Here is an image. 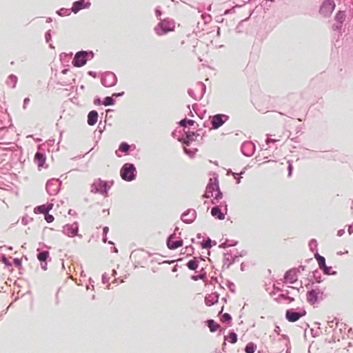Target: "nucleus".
I'll return each mask as SVG.
<instances>
[{
	"label": "nucleus",
	"instance_id": "obj_1",
	"mask_svg": "<svg viewBox=\"0 0 353 353\" xmlns=\"http://www.w3.org/2000/svg\"><path fill=\"white\" fill-rule=\"evenodd\" d=\"M92 51L81 50L77 52L72 61V65L76 68H80L85 65L87 61L94 57Z\"/></svg>",
	"mask_w": 353,
	"mask_h": 353
},
{
	"label": "nucleus",
	"instance_id": "obj_24",
	"mask_svg": "<svg viewBox=\"0 0 353 353\" xmlns=\"http://www.w3.org/2000/svg\"><path fill=\"white\" fill-rule=\"evenodd\" d=\"M130 146L127 142H121L119 145V150L115 152L116 155L117 157H121V155L119 153V151L128 154L130 151Z\"/></svg>",
	"mask_w": 353,
	"mask_h": 353
},
{
	"label": "nucleus",
	"instance_id": "obj_57",
	"mask_svg": "<svg viewBox=\"0 0 353 353\" xmlns=\"http://www.w3.org/2000/svg\"><path fill=\"white\" fill-rule=\"evenodd\" d=\"M193 250H194V248L192 246V245H188V246H186L185 248V251L187 252H191V253L190 254H192L193 253Z\"/></svg>",
	"mask_w": 353,
	"mask_h": 353
},
{
	"label": "nucleus",
	"instance_id": "obj_17",
	"mask_svg": "<svg viewBox=\"0 0 353 353\" xmlns=\"http://www.w3.org/2000/svg\"><path fill=\"white\" fill-rule=\"evenodd\" d=\"M320 290L319 288L312 289L307 292V301L311 305H314L319 301V294Z\"/></svg>",
	"mask_w": 353,
	"mask_h": 353
},
{
	"label": "nucleus",
	"instance_id": "obj_40",
	"mask_svg": "<svg viewBox=\"0 0 353 353\" xmlns=\"http://www.w3.org/2000/svg\"><path fill=\"white\" fill-rule=\"evenodd\" d=\"M331 267H328L327 265H325L323 269L322 270L323 271V273L326 275H335L336 274V271H332L331 272Z\"/></svg>",
	"mask_w": 353,
	"mask_h": 353
},
{
	"label": "nucleus",
	"instance_id": "obj_26",
	"mask_svg": "<svg viewBox=\"0 0 353 353\" xmlns=\"http://www.w3.org/2000/svg\"><path fill=\"white\" fill-rule=\"evenodd\" d=\"M219 182L217 179H215L214 182H212V179H210V181L206 187V189L209 192H216V190H219Z\"/></svg>",
	"mask_w": 353,
	"mask_h": 353
},
{
	"label": "nucleus",
	"instance_id": "obj_58",
	"mask_svg": "<svg viewBox=\"0 0 353 353\" xmlns=\"http://www.w3.org/2000/svg\"><path fill=\"white\" fill-rule=\"evenodd\" d=\"M228 239H226V241L223 243H222L221 244L219 245V248H226L228 247Z\"/></svg>",
	"mask_w": 353,
	"mask_h": 353
},
{
	"label": "nucleus",
	"instance_id": "obj_39",
	"mask_svg": "<svg viewBox=\"0 0 353 353\" xmlns=\"http://www.w3.org/2000/svg\"><path fill=\"white\" fill-rule=\"evenodd\" d=\"M221 320L223 323H230L232 321V316L228 313H224L222 315Z\"/></svg>",
	"mask_w": 353,
	"mask_h": 353
},
{
	"label": "nucleus",
	"instance_id": "obj_15",
	"mask_svg": "<svg viewBox=\"0 0 353 353\" xmlns=\"http://www.w3.org/2000/svg\"><path fill=\"white\" fill-rule=\"evenodd\" d=\"M255 151V145L251 141H245L241 145V152L246 157H251Z\"/></svg>",
	"mask_w": 353,
	"mask_h": 353
},
{
	"label": "nucleus",
	"instance_id": "obj_10",
	"mask_svg": "<svg viewBox=\"0 0 353 353\" xmlns=\"http://www.w3.org/2000/svg\"><path fill=\"white\" fill-rule=\"evenodd\" d=\"M306 314V312L305 310H302L301 311H296L294 309H289L286 310L285 312V318L289 322H296L301 317L305 316Z\"/></svg>",
	"mask_w": 353,
	"mask_h": 353
},
{
	"label": "nucleus",
	"instance_id": "obj_6",
	"mask_svg": "<svg viewBox=\"0 0 353 353\" xmlns=\"http://www.w3.org/2000/svg\"><path fill=\"white\" fill-rule=\"evenodd\" d=\"M205 85L202 82H198L196 84L195 90L189 89L188 93L194 100L199 101L205 92Z\"/></svg>",
	"mask_w": 353,
	"mask_h": 353
},
{
	"label": "nucleus",
	"instance_id": "obj_50",
	"mask_svg": "<svg viewBox=\"0 0 353 353\" xmlns=\"http://www.w3.org/2000/svg\"><path fill=\"white\" fill-rule=\"evenodd\" d=\"M183 151L187 155L190 156V157H192L194 155V152H192L191 150L187 149L186 148H183Z\"/></svg>",
	"mask_w": 353,
	"mask_h": 353
},
{
	"label": "nucleus",
	"instance_id": "obj_20",
	"mask_svg": "<svg viewBox=\"0 0 353 353\" xmlns=\"http://www.w3.org/2000/svg\"><path fill=\"white\" fill-rule=\"evenodd\" d=\"M53 204L41 205L34 208V212L46 214L52 208Z\"/></svg>",
	"mask_w": 353,
	"mask_h": 353
},
{
	"label": "nucleus",
	"instance_id": "obj_34",
	"mask_svg": "<svg viewBox=\"0 0 353 353\" xmlns=\"http://www.w3.org/2000/svg\"><path fill=\"white\" fill-rule=\"evenodd\" d=\"M115 103V100L112 98V97H106L104 98L103 101V105L105 106L112 105Z\"/></svg>",
	"mask_w": 353,
	"mask_h": 353
},
{
	"label": "nucleus",
	"instance_id": "obj_32",
	"mask_svg": "<svg viewBox=\"0 0 353 353\" xmlns=\"http://www.w3.org/2000/svg\"><path fill=\"white\" fill-rule=\"evenodd\" d=\"M6 83H7V84L8 85H10L12 84V88H15L16 85H17V76H15L14 74H10L8 77Z\"/></svg>",
	"mask_w": 353,
	"mask_h": 353
},
{
	"label": "nucleus",
	"instance_id": "obj_2",
	"mask_svg": "<svg viewBox=\"0 0 353 353\" xmlns=\"http://www.w3.org/2000/svg\"><path fill=\"white\" fill-rule=\"evenodd\" d=\"M120 175L123 180L132 181L135 179L137 170L133 163H126L121 168Z\"/></svg>",
	"mask_w": 353,
	"mask_h": 353
},
{
	"label": "nucleus",
	"instance_id": "obj_33",
	"mask_svg": "<svg viewBox=\"0 0 353 353\" xmlns=\"http://www.w3.org/2000/svg\"><path fill=\"white\" fill-rule=\"evenodd\" d=\"M256 349V345L254 343H248L245 347L246 353H254Z\"/></svg>",
	"mask_w": 353,
	"mask_h": 353
},
{
	"label": "nucleus",
	"instance_id": "obj_7",
	"mask_svg": "<svg viewBox=\"0 0 353 353\" xmlns=\"http://www.w3.org/2000/svg\"><path fill=\"white\" fill-rule=\"evenodd\" d=\"M229 116L224 114H216L210 117V120L212 124V129L216 130L222 126L228 120Z\"/></svg>",
	"mask_w": 353,
	"mask_h": 353
},
{
	"label": "nucleus",
	"instance_id": "obj_48",
	"mask_svg": "<svg viewBox=\"0 0 353 353\" xmlns=\"http://www.w3.org/2000/svg\"><path fill=\"white\" fill-rule=\"evenodd\" d=\"M13 264L16 267H20L21 265V259H20L19 258H14L13 259Z\"/></svg>",
	"mask_w": 353,
	"mask_h": 353
},
{
	"label": "nucleus",
	"instance_id": "obj_49",
	"mask_svg": "<svg viewBox=\"0 0 353 353\" xmlns=\"http://www.w3.org/2000/svg\"><path fill=\"white\" fill-rule=\"evenodd\" d=\"M45 39L47 43H48L51 40V33L50 30H48L45 34Z\"/></svg>",
	"mask_w": 353,
	"mask_h": 353
},
{
	"label": "nucleus",
	"instance_id": "obj_59",
	"mask_svg": "<svg viewBox=\"0 0 353 353\" xmlns=\"http://www.w3.org/2000/svg\"><path fill=\"white\" fill-rule=\"evenodd\" d=\"M277 141H278L277 139L268 138L265 141V143H266V144H270V143H275Z\"/></svg>",
	"mask_w": 353,
	"mask_h": 353
},
{
	"label": "nucleus",
	"instance_id": "obj_61",
	"mask_svg": "<svg viewBox=\"0 0 353 353\" xmlns=\"http://www.w3.org/2000/svg\"><path fill=\"white\" fill-rule=\"evenodd\" d=\"M345 233V230L344 229H341L339 230H338L337 232V236H341L344 234Z\"/></svg>",
	"mask_w": 353,
	"mask_h": 353
},
{
	"label": "nucleus",
	"instance_id": "obj_36",
	"mask_svg": "<svg viewBox=\"0 0 353 353\" xmlns=\"http://www.w3.org/2000/svg\"><path fill=\"white\" fill-rule=\"evenodd\" d=\"M312 276L316 283H320L321 282H322L321 274L318 270H316L312 272Z\"/></svg>",
	"mask_w": 353,
	"mask_h": 353
},
{
	"label": "nucleus",
	"instance_id": "obj_52",
	"mask_svg": "<svg viewBox=\"0 0 353 353\" xmlns=\"http://www.w3.org/2000/svg\"><path fill=\"white\" fill-rule=\"evenodd\" d=\"M228 288H229L230 292H232L233 293L235 292V286H234V284L232 282H229Z\"/></svg>",
	"mask_w": 353,
	"mask_h": 353
},
{
	"label": "nucleus",
	"instance_id": "obj_3",
	"mask_svg": "<svg viewBox=\"0 0 353 353\" xmlns=\"http://www.w3.org/2000/svg\"><path fill=\"white\" fill-rule=\"evenodd\" d=\"M174 28V23L172 20L166 19L161 21L155 27L154 30L158 35H163L172 31Z\"/></svg>",
	"mask_w": 353,
	"mask_h": 353
},
{
	"label": "nucleus",
	"instance_id": "obj_31",
	"mask_svg": "<svg viewBox=\"0 0 353 353\" xmlns=\"http://www.w3.org/2000/svg\"><path fill=\"white\" fill-rule=\"evenodd\" d=\"M345 11H339L336 15H335V20L340 23H343V21H345Z\"/></svg>",
	"mask_w": 353,
	"mask_h": 353
},
{
	"label": "nucleus",
	"instance_id": "obj_43",
	"mask_svg": "<svg viewBox=\"0 0 353 353\" xmlns=\"http://www.w3.org/2000/svg\"><path fill=\"white\" fill-rule=\"evenodd\" d=\"M309 246L312 251H314V249L316 250L317 248V242L315 239H312L309 242Z\"/></svg>",
	"mask_w": 353,
	"mask_h": 353
},
{
	"label": "nucleus",
	"instance_id": "obj_62",
	"mask_svg": "<svg viewBox=\"0 0 353 353\" xmlns=\"http://www.w3.org/2000/svg\"><path fill=\"white\" fill-rule=\"evenodd\" d=\"M88 74L90 76H91V77H94V78H96V77H97V72H94V71H89V72H88Z\"/></svg>",
	"mask_w": 353,
	"mask_h": 353
},
{
	"label": "nucleus",
	"instance_id": "obj_46",
	"mask_svg": "<svg viewBox=\"0 0 353 353\" xmlns=\"http://www.w3.org/2000/svg\"><path fill=\"white\" fill-rule=\"evenodd\" d=\"M279 297L283 299H285V300H287L289 302H292L294 301V298L292 297H290V296H286L285 294H281L279 295Z\"/></svg>",
	"mask_w": 353,
	"mask_h": 353
},
{
	"label": "nucleus",
	"instance_id": "obj_51",
	"mask_svg": "<svg viewBox=\"0 0 353 353\" xmlns=\"http://www.w3.org/2000/svg\"><path fill=\"white\" fill-rule=\"evenodd\" d=\"M109 280H110L109 276L106 273L103 274L102 276V282L103 283H108Z\"/></svg>",
	"mask_w": 353,
	"mask_h": 353
},
{
	"label": "nucleus",
	"instance_id": "obj_44",
	"mask_svg": "<svg viewBox=\"0 0 353 353\" xmlns=\"http://www.w3.org/2000/svg\"><path fill=\"white\" fill-rule=\"evenodd\" d=\"M216 194L214 197V200H219L221 199H222L223 197V193L221 192V191L220 190V188H219V190H216Z\"/></svg>",
	"mask_w": 353,
	"mask_h": 353
},
{
	"label": "nucleus",
	"instance_id": "obj_54",
	"mask_svg": "<svg viewBox=\"0 0 353 353\" xmlns=\"http://www.w3.org/2000/svg\"><path fill=\"white\" fill-rule=\"evenodd\" d=\"M228 247L235 246L237 244V241L235 240H228Z\"/></svg>",
	"mask_w": 353,
	"mask_h": 353
},
{
	"label": "nucleus",
	"instance_id": "obj_63",
	"mask_svg": "<svg viewBox=\"0 0 353 353\" xmlns=\"http://www.w3.org/2000/svg\"><path fill=\"white\" fill-rule=\"evenodd\" d=\"M155 13H156V15H157V17H161V15L162 14L161 11L159 9H158V8L155 9Z\"/></svg>",
	"mask_w": 353,
	"mask_h": 353
},
{
	"label": "nucleus",
	"instance_id": "obj_28",
	"mask_svg": "<svg viewBox=\"0 0 353 353\" xmlns=\"http://www.w3.org/2000/svg\"><path fill=\"white\" fill-rule=\"evenodd\" d=\"M188 268L190 270H196L199 266V261L197 258L194 257L190 260L186 264Z\"/></svg>",
	"mask_w": 353,
	"mask_h": 353
},
{
	"label": "nucleus",
	"instance_id": "obj_16",
	"mask_svg": "<svg viewBox=\"0 0 353 353\" xmlns=\"http://www.w3.org/2000/svg\"><path fill=\"white\" fill-rule=\"evenodd\" d=\"M199 134L194 132L188 131L185 133V136L179 138V141H183L184 144L189 146L190 143L196 139Z\"/></svg>",
	"mask_w": 353,
	"mask_h": 353
},
{
	"label": "nucleus",
	"instance_id": "obj_37",
	"mask_svg": "<svg viewBox=\"0 0 353 353\" xmlns=\"http://www.w3.org/2000/svg\"><path fill=\"white\" fill-rule=\"evenodd\" d=\"M71 9H67V8H61L59 9V10L57 11V13L59 15V16H61V17H64V16H68L70 15V12H71Z\"/></svg>",
	"mask_w": 353,
	"mask_h": 353
},
{
	"label": "nucleus",
	"instance_id": "obj_13",
	"mask_svg": "<svg viewBox=\"0 0 353 353\" xmlns=\"http://www.w3.org/2000/svg\"><path fill=\"white\" fill-rule=\"evenodd\" d=\"M176 237V230L172 234H170L167 239V246L170 250H175L183 245V240L180 239L179 240L173 241V239Z\"/></svg>",
	"mask_w": 353,
	"mask_h": 353
},
{
	"label": "nucleus",
	"instance_id": "obj_4",
	"mask_svg": "<svg viewBox=\"0 0 353 353\" xmlns=\"http://www.w3.org/2000/svg\"><path fill=\"white\" fill-rule=\"evenodd\" d=\"M110 188V185H108V182L103 181L101 179L95 180L91 185V192L99 193L101 194H107L108 190Z\"/></svg>",
	"mask_w": 353,
	"mask_h": 353
},
{
	"label": "nucleus",
	"instance_id": "obj_22",
	"mask_svg": "<svg viewBox=\"0 0 353 353\" xmlns=\"http://www.w3.org/2000/svg\"><path fill=\"white\" fill-rule=\"evenodd\" d=\"M211 214L212 216L219 220H223L225 219V214L221 212L220 206L219 205H216L212 208Z\"/></svg>",
	"mask_w": 353,
	"mask_h": 353
},
{
	"label": "nucleus",
	"instance_id": "obj_29",
	"mask_svg": "<svg viewBox=\"0 0 353 353\" xmlns=\"http://www.w3.org/2000/svg\"><path fill=\"white\" fill-rule=\"evenodd\" d=\"M314 256L318 261L319 268L322 270L326 265L325 257L320 255L317 252H316Z\"/></svg>",
	"mask_w": 353,
	"mask_h": 353
},
{
	"label": "nucleus",
	"instance_id": "obj_18",
	"mask_svg": "<svg viewBox=\"0 0 353 353\" xmlns=\"http://www.w3.org/2000/svg\"><path fill=\"white\" fill-rule=\"evenodd\" d=\"M297 270L295 268H292L287 271L284 275V279L286 282H288L291 284L294 283L297 279Z\"/></svg>",
	"mask_w": 353,
	"mask_h": 353
},
{
	"label": "nucleus",
	"instance_id": "obj_60",
	"mask_svg": "<svg viewBox=\"0 0 353 353\" xmlns=\"http://www.w3.org/2000/svg\"><path fill=\"white\" fill-rule=\"evenodd\" d=\"M288 175L290 176L292 174V164L290 163V161H288Z\"/></svg>",
	"mask_w": 353,
	"mask_h": 353
},
{
	"label": "nucleus",
	"instance_id": "obj_14",
	"mask_svg": "<svg viewBox=\"0 0 353 353\" xmlns=\"http://www.w3.org/2000/svg\"><path fill=\"white\" fill-rule=\"evenodd\" d=\"M196 217V212L194 209H188L181 214V220L185 223H192Z\"/></svg>",
	"mask_w": 353,
	"mask_h": 353
},
{
	"label": "nucleus",
	"instance_id": "obj_30",
	"mask_svg": "<svg viewBox=\"0 0 353 353\" xmlns=\"http://www.w3.org/2000/svg\"><path fill=\"white\" fill-rule=\"evenodd\" d=\"M49 257V252L44 250L38 253L37 259L41 263L46 262L47 259Z\"/></svg>",
	"mask_w": 353,
	"mask_h": 353
},
{
	"label": "nucleus",
	"instance_id": "obj_42",
	"mask_svg": "<svg viewBox=\"0 0 353 353\" xmlns=\"http://www.w3.org/2000/svg\"><path fill=\"white\" fill-rule=\"evenodd\" d=\"M229 339L231 343H235L237 341V334L234 332H231L229 334Z\"/></svg>",
	"mask_w": 353,
	"mask_h": 353
},
{
	"label": "nucleus",
	"instance_id": "obj_27",
	"mask_svg": "<svg viewBox=\"0 0 353 353\" xmlns=\"http://www.w3.org/2000/svg\"><path fill=\"white\" fill-rule=\"evenodd\" d=\"M206 325L209 327L211 332H216L220 327L219 324L215 322L213 319L208 320L206 321Z\"/></svg>",
	"mask_w": 353,
	"mask_h": 353
},
{
	"label": "nucleus",
	"instance_id": "obj_41",
	"mask_svg": "<svg viewBox=\"0 0 353 353\" xmlns=\"http://www.w3.org/2000/svg\"><path fill=\"white\" fill-rule=\"evenodd\" d=\"M212 240L208 237L205 241L201 243V248L203 249L210 248L212 245Z\"/></svg>",
	"mask_w": 353,
	"mask_h": 353
},
{
	"label": "nucleus",
	"instance_id": "obj_45",
	"mask_svg": "<svg viewBox=\"0 0 353 353\" xmlns=\"http://www.w3.org/2000/svg\"><path fill=\"white\" fill-rule=\"evenodd\" d=\"M44 215H45V220L48 223H51L54 221V216L52 214H50L49 212H47V214H46Z\"/></svg>",
	"mask_w": 353,
	"mask_h": 353
},
{
	"label": "nucleus",
	"instance_id": "obj_21",
	"mask_svg": "<svg viewBox=\"0 0 353 353\" xmlns=\"http://www.w3.org/2000/svg\"><path fill=\"white\" fill-rule=\"evenodd\" d=\"M98 112L96 110L90 111L88 114V124L89 125H94L97 123L98 120Z\"/></svg>",
	"mask_w": 353,
	"mask_h": 353
},
{
	"label": "nucleus",
	"instance_id": "obj_25",
	"mask_svg": "<svg viewBox=\"0 0 353 353\" xmlns=\"http://www.w3.org/2000/svg\"><path fill=\"white\" fill-rule=\"evenodd\" d=\"M233 263L234 260H232V254L229 252L225 253L223 267L228 269Z\"/></svg>",
	"mask_w": 353,
	"mask_h": 353
},
{
	"label": "nucleus",
	"instance_id": "obj_35",
	"mask_svg": "<svg viewBox=\"0 0 353 353\" xmlns=\"http://www.w3.org/2000/svg\"><path fill=\"white\" fill-rule=\"evenodd\" d=\"M195 121L192 119H184L180 121L179 125L182 127L185 128L188 125H193Z\"/></svg>",
	"mask_w": 353,
	"mask_h": 353
},
{
	"label": "nucleus",
	"instance_id": "obj_38",
	"mask_svg": "<svg viewBox=\"0 0 353 353\" xmlns=\"http://www.w3.org/2000/svg\"><path fill=\"white\" fill-rule=\"evenodd\" d=\"M205 277H206V272H201L198 275H192L191 279L194 281H198V280H203L204 279H205Z\"/></svg>",
	"mask_w": 353,
	"mask_h": 353
},
{
	"label": "nucleus",
	"instance_id": "obj_56",
	"mask_svg": "<svg viewBox=\"0 0 353 353\" xmlns=\"http://www.w3.org/2000/svg\"><path fill=\"white\" fill-rule=\"evenodd\" d=\"M203 196H204V197H205V198H210V197L213 196V192H209L208 191V190L206 189V190H205V194L203 195Z\"/></svg>",
	"mask_w": 353,
	"mask_h": 353
},
{
	"label": "nucleus",
	"instance_id": "obj_64",
	"mask_svg": "<svg viewBox=\"0 0 353 353\" xmlns=\"http://www.w3.org/2000/svg\"><path fill=\"white\" fill-rule=\"evenodd\" d=\"M348 232L350 234L353 233V223L352 225H350L348 227Z\"/></svg>",
	"mask_w": 353,
	"mask_h": 353
},
{
	"label": "nucleus",
	"instance_id": "obj_47",
	"mask_svg": "<svg viewBox=\"0 0 353 353\" xmlns=\"http://www.w3.org/2000/svg\"><path fill=\"white\" fill-rule=\"evenodd\" d=\"M343 23L337 22L336 24H334L332 28L334 30L340 31L342 29Z\"/></svg>",
	"mask_w": 353,
	"mask_h": 353
},
{
	"label": "nucleus",
	"instance_id": "obj_23",
	"mask_svg": "<svg viewBox=\"0 0 353 353\" xmlns=\"http://www.w3.org/2000/svg\"><path fill=\"white\" fill-rule=\"evenodd\" d=\"M46 155L40 152H37L34 155V161L37 163L39 168L43 166L46 162Z\"/></svg>",
	"mask_w": 353,
	"mask_h": 353
},
{
	"label": "nucleus",
	"instance_id": "obj_5",
	"mask_svg": "<svg viewBox=\"0 0 353 353\" xmlns=\"http://www.w3.org/2000/svg\"><path fill=\"white\" fill-rule=\"evenodd\" d=\"M335 3L333 0H325L320 6L319 13L323 17H330L335 8Z\"/></svg>",
	"mask_w": 353,
	"mask_h": 353
},
{
	"label": "nucleus",
	"instance_id": "obj_19",
	"mask_svg": "<svg viewBox=\"0 0 353 353\" xmlns=\"http://www.w3.org/2000/svg\"><path fill=\"white\" fill-rule=\"evenodd\" d=\"M219 294L217 292H213L208 294L205 297V303L207 305L211 306L218 302Z\"/></svg>",
	"mask_w": 353,
	"mask_h": 353
},
{
	"label": "nucleus",
	"instance_id": "obj_55",
	"mask_svg": "<svg viewBox=\"0 0 353 353\" xmlns=\"http://www.w3.org/2000/svg\"><path fill=\"white\" fill-rule=\"evenodd\" d=\"M2 262H3L5 265H8V266H10V265H11V263H10V261H8V259L6 257H5V256H3V259H2Z\"/></svg>",
	"mask_w": 353,
	"mask_h": 353
},
{
	"label": "nucleus",
	"instance_id": "obj_11",
	"mask_svg": "<svg viewBox=\"0 0 353 353\" xmlns=\"http://www.w3.org/2000/svg\"><path fill=\"white\" fill-rule=\"evenodd\" d=\"M79 225L77 222H74L72 224H66L63 227V232L70 236L74 237L78 234Z\"/></svg>",
	"mask_w": 353,
	"mask_h": 353
},
{
	"label": "nucleus",
	"instance_id": "obj_9",
	"mask_svg": "<svg viewBox=\"0 0 353 353\" xmlns=\"http://www.w3.org/2000/svg\"><path fill=\"white\" fill-rule=\"evenodd\" d=\"M101 81L105 87H112L117 84V78L114 73L107 72L102 76Z\"/></svg>",
	"mask_w": 353,
	"mask_h": 353
},
{
	"label": "nucleus",
	"instance_id": "obj_12",
	"mask_svg": "<svg viewBox=\"0 0 353 353\" xmlns=\"http://www.w3.org/2000/svg\"><path fill=\"white\" fill-rule=\"evenodd\" d=\"M90 6L91 3L89 1H85V0H78L73 3L71 11L73 13L77 14L83 9L89 8Z\"/></svg>",
	"mask_w": 353,
	"mask_h": 353
},
{
	"label": "nucleus",
	"instance_id": "obj_53",
	"mask_svg": "<svg viewBox=\"0 0 353 353\" xmlns=\"http://www.w3.org/2000/svg\"><path fill=\"white\" fill-rule=\"evenodd\" d=\"M94 104L97 105H102L103 101H101L100 98L97 97L94 100Z\"/></svg>",
	"mask_w": 353,
	"mask_h": 353
},
{
	"label": "nucleus",
	"instance_id": "obj_8",
	"mask_svg": "<svg viewBox=\"0 0 353 353\" xmlns=\"http://www.w3.org/2000/svg\"><path fill=\"white\" fill-rule=\"evenodd\" d=\"M61 182L59 179H52L46 183V191L50 195H56L60 190Z\"/></svg>",
	"mask_w": 353,
	"mask_h": 353
}]
</instances>
